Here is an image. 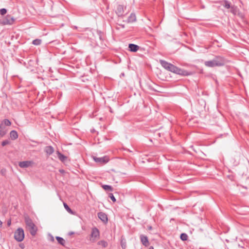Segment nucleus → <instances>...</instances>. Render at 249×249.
Here are the masks:
<instances>
[{"mask_svg": "<svg viewBox=\"0 0 249 249\" xmlns=\"http://www.w3.org/2000/svg\"><path fill=\"white\" fill-rule=\"evenodd\" d=\"M31 164V161H23L19 162V166L21 168H26L29 167Z\"/></svg>", "mask_w": 249, "mask_h": 249, "instance_id": "nucleus-14", "label": "nucleus"}, {"mask_svg": "<svg viewBox=\"0 0 249 249\" xmlns=\"http://www.w3.org/2000/svg\"><path fill=\"white\" fill-rule=\"evenodd\" d=\"M50 240L52 242H54V239L53 236H52V235H50Z\"/></svg>", "mask_w": 249, "mask_h": 249, "instance_id": "nucleus-31", "label": "nucleus"}, {"mask_svg": "<svg viewBox=\"0 0 249 249\" xmlns=\"http://www.w3.org/2000/svg\"><path fill=\"white\" fill-rule=\"evenodd\" d=\"M226 63V59L223 56L220 55L215 56L211 60L206 61L204 64L208 67H221L224 66Z\"/></svg>", "mask_w": 249, "mask_h": 249, "instance_id": "nucleus-2", "label": "nucleus"}, {"mask_svg": "<svg viewBox=\"0 0 249 249\" xmlns=\"http://www.w3.org/2000/svg\"><path fill=\"white\" fill-rule=\"evenodd\" d=\"M6 133V131L5 130V127L2 124H0V137L4 136Z\"/></svg>", "mask_w": 249, "mask_h": 249, "instance_id": "nucleus-17", "label": "nucleus"}, {"mask_svg": "<svg viewBox=\"0 0 249 249\" xmlns=\"http://www.w3.org/2000/svg\"><path fill=\"white\" fill-rule=\"evenodd\" d=\"M103 188L105 190H110L111 191H112V188L111 186L108 185H104L103 186Z\"/></svg>", "mask_w": 249, "mask_h": 249, "instance_id": "nucleus-24", "label": "nucleus"}, {"mask_svg": "<svg viewBox=\"0 0 249 249\" xmlns=\"http://www.w3.org/2000/svg\"><path fill=\"white\" fill-rule=\"evenodd\" d=\"M180 237L182 241H186L188 239V235L186 233H182L180 234Z\"/></svg>", "mask_w": 249, "mask_h": 249, "instance_id": "nucleus-22", "label": "nucleus"}, {"mask_svg": "<svg viewBox=\"0 0 249 249\" xmlns=\"http://www.w3.org/2000/svg\"><path fill=\"white\" fill-rule=\"evenodd\" d=\"M120 25L123 28L124 27V25L120 24Z\"/></svg>", "mask_w": 249, "mask_h": 249, "instance_id": "nucleus-37", "label": "nucleus"}, {"mask_svg": "<svg viewBox=\"0 0 249 249\" xmlns=\"http://www.w3.org/2000/svg\"><path fill=\"white\" fill-rule=\"evenodd\" d=\"M41 43V40L40 39H36L32 42L33 44L35 45H39Z\"/></svg>", "mask_w": 249, "mask_h": 249, "instance_id": "nucleus-23", "label": "nucleus"}, {"mask_svg": "<svg viewBox=\"0 0 249 249\" xmlns=\"http://www.w3.org/2000/svg\"><path fill=\"white\" fill-rule=\"evenodd\" d=\"M221 5L226 9H230L231 7V2L227 0H222L220 2Z\"/></svg>", "mask_w": 249, "mask_h": 249, "instance_id": "nucleus-13", "label": "nucleus"}, {"mask_svg": "<svg viewBox=\"0 0 249 249\" xmlns=\"http://www.w3.org/2000/svg\"><path fill=\"white\" fill-rule=\"evenodd\" d=\"M98 216L99 218L104 223H107L108 222V218L107 215L103 212H99L98 213Z\"/></svg>", "mask_w": 249, "mask_h": 249, "instance_id": "nucleus-9", "label": "nucleus"}, {"mask_svg": "<svg viewBox=\"0 0 249 249\" xmlns=\"http://www.w3.org/2000/svg\"><path fill=\"white\" fill-rule=\"evenodd\" d=\"M108 196L110 198V199L112 200L113 202H115L116 201V199L114 196H113V194L110 193L108 195Z\"/></svg>", "mask_w": 249, "mask_h": 249, "instance_id": "nucleus-28", "label": "nucleus"}, {"mask_svg": "<svg viewBox=\"0 0 249 249\" xmlns=\"http://www.w3.org/2000/svg\"><path fill=\"white\" fill-rule=\"evenodd\" d=\"M56 239L57 240L58 243L59 244H60L61 245H62L64 247L65 246V241L63 238L59 237V236H56Z\"/></svg>", "mask_w": 249, "mask_h": 249, "instance_id": "nucleus-18", "label": "nucleus"}, {"mask_svg": "<svg viewBox=\"0 0 249 249\" xmlns=\"http://www.w3.org/2000/svg\"><path fill=\"white\" fill-rule=\"evenodd\" d=\"M10 136L12 140H15L18 138V134L16 130H12L10 133Z\"/></svg>", "mask_w": 249, "mask_h": 249, "instance_id": "nucleus-16", "label": "nucleus"}, {"mask_svg": "<svg viewBox=\"0 0 249 249\" xmlns=\"http://www.w3.org/2000/svg\"><path fill=\"white\" fill-rule=\"evenodd\" d=\"M4 124L6 126H9L11 125V122L8 119H4L3 121Z\"/></svg>", "mask_w": 249, "mask_h": 249, "instance_id": "nucleus-26", "label": "nucleus"}, {"mask_svg": "<svg viewBox=\"0 0 249 249\" xmlns=\"http://www.w3.org/2000/svg\"><path fill=\"white\" fill-rule=\"evenodd\" d=\"M124 245H123L122 244V247L123 249H124L125 247H124Z\"/></svg>", "mask_w": 249, "mask_h": 249, "instance_id": "nucleus-36", "label": "nucleus"}, {"mask_svg": "<svg viewBox=\"0 0 249 249\" xmlns=\"http://www.w3.org/2000/svg\"><path fill=\"white\" fill-rule=\"evenodd\" d=\"M6 170L4 168L3 169H2L0 171V173L3 176H5V173H6Z\"/></svg>", "mask_w": 249, "mask_h": 249, "instance_id": "nucleus-30", "label": "nucleus"}, {"mask_svg": "<svg viewBox=\"0 0 249 249\" xmlns=\"http://www.w3.org/2000/svg\"><path fill=\"white\" fill-rule=\"evenodd\" d=\"M7 224L8 226H10L11 225V220L8 221Z\"/></svg>", "mask_w": 249, "mask_h": 249, "instance_id": "nucleus-32", "label": "nucleus"}, {"mask_svg": "<svg viewBox=\"0 0 249 249\" xmlns=\"http://www.w3.org/2000/svg\"><path fill=\"white\" fill-rule=\"evenodd\" d=\"M14 238L18 242L22 241L24 238V233L23 230L21 228H18L14 233Z\"/></svg>", "mask_w": 249, "mask_h": 249, "instance_id": "nucleus-4", "label": "nucleus"}, {"mask_svg": "<svg viewBox=\"0 0 249 249\" xmlns=\"http://www.w3.org/2000/svg\"><path fill=\"white\" fill-rule=\"evenodd\" d=\"M25 222L27 227L28 228L31 234L34 236L36 234L37 228L33 223L32 220L28 216H25Z\"/></svg>", "mask_w": 249, "mask_h": 249, "instance_id": "nucleus-3", "label": "nucleus"}, {"mask_svg": "<svg viewBox=\"0 0 249 249\" xmlns=\"http://www.w3.org/2000/svg\"><path fill=\"white\" fill-rule=\"evenodd\" d=\"M10 143V141L9 140H5L2 142L1 145L2 146H4Z\"/></svg>", "mask_w": 249, "mask_h": 249, "instance_id": "nucleus-25", "label": "nucleus"}, {"mask_svg": "<svg viewBox=\"0 0 249 249\" xmlns=\"http://www.w3.org/2000/svg\"><path fill=\"white\" fill-rule=\"evenodd\" d=\"M93 159L96 163L103 165L107 163L109 160V157L108 156H105L103 157H96L95 156L93 157Z\"/></svg>", "mask_w": 249, "mask_h": 249, "instance_id": "nucleus-5", "label": "nucleus"}, {"mask_svg": "<svg viewBox=\"0 0 249 249\" xmlns=\"http://www.w3.org/2000/svg\"><path fill=\"white\" fill-rule=\"evenodd\" d=\"M231 12L233 15H236L237 12V7L235 5H231Z\"/></svg>", "mask_w": 249, "mask_h": 249, "instance_id": "nucleus-19", "label": "nucleus"}, {"mask_svg": "<svg viewBox=\"0 0 249 249\" xmlns=\"http://www.w3.org/2000/svg\"><path fill=\"white\" fill-rule=\"evenodd\" d=\"M73 233H74V232H70L69 233V234L71 235L73 234Z\"/></svg>", "mask_w": 249, "mask_h": 249, "instance_id": "nucleus-33", "label": "nucleus"}, {"mask_svg": "<svg viewBox=\"0 0 249 249\" xmlns=\"http://www.w3.org/2000/svg\"><path fill=\"white\" fill-rule=\"evenodd\" d=\"M160 63L162 67L165 70L175 73L182 76H188L191 74V72L179 68L172 64L168 63L165 60H160Z\"/></svg>", "mask_w": 249, "mask_h": 249, "instance_id": "nucleus-1", "label": "nucleus"}, {"mask_svg": "<svg viewBox=\"0 0 249 249\" xmlns=\"http://www.w3.org/2000/svg\"><path fill=\"white\" fill-rule=\"evenodd\" d=\"M44 151L49 155H52L54 152V149L52 146H47L45 147Z\"/></svg>", "mask_w": 249, "mask_h": 249, "instance_id": "nucleus-12", "label": "nucleus"}, {"mask_svg": "<svg viewBox=\"0 0 249 249\" xmlns=\"http://www.w3.org/2000/svg\"><path fill=\"white\" fill-rule=\"evenodd\" d=\"M149 249H154V247L152 246H151L149 247Z\"/></svg>", "mask_w": 249, "mask_h": 249, "instance_id": "nucleus-34", "label": "nucleus"}, {"mask_svg": "<svg viewBox=\"0 0 249 249\" xmlns=\"http://www.w3.org/2000/svg\"><path fill=\"white\" fill-rule=\"evenodd\" d=\"M98 245H101L103 248H106L108 245V243L105 240H101L98 242Z\"/></svg>", "mask_w": 249, "mask_h": 249, "instance_id": "nucleus-21", "label": "nucleus"}, {"mask_svg": "<svg viewBox=\"0 0 249 249\" xmlns=\"http://www.w3.org/2000/svg\"><path fill=\"white\" fill-rule=\"evenodd\" d=\"M124 245H123L122 244V247L123 249H124L125 247H124Z\"/></svg>", "mask_w": 249, "mask_h": 249, "instance_id": "nucleus-35", "label": "nucleus"}, {"mask_svg": "<svg viewBox=\"0 0 249 249\" xmlns=\"http://www.w3.org/2000/svg\"><path fill=\"white\" fill-rule=\"evenodd\" d=\"M136 20V17L134 13H131L127 18V22H133Z\"/></svg>", "mask_w": 249, "mask_h": 249, "instance_id": "nucleus-15", "label": "nucleus"}, {"mask_svg": "<svg viewBox=\"0 0 249 249\" xmlns=\"http://www.w3.org/2000/svg\"><path fill=\"white\" fill-rule=\"evenodd\" d=\"M58 157L59 159L62 161H64L67 159L66 156L59 152L58 153Z\"/></svg>", "mask_w": 249, "mask_h": 249, "instance_id": "nucleus-20", "label": "nucleus"}, {"mask_svg": "<svg viewBox=\"0 0 249 249\" xmlns=\"http://www.w3.org/2000/svg\"><path fill=\"white\" fill-rule=\"evenodd\" d=\"M140 238L141 240V242H142V244L145 247H147L149 246V243L148 241V237L142 234L140 236Z\"/></svg>", "mask_w": 249, "mask_h": 249, "instance_id": "nucleus-8", "label": "nucleus"}, {"mask_svg": "<svg viewBox=\"0 0 249 249\" xmlns=\"http://www.w3.org/2000/svg\"><path fill=\"white\" fill-rule=\"evenodd\" d=\"M124 9L125 8L122 5H118L116 9V13L118 15V17H123L124 14Z\"/></svg>", "mask_w": 249, "mask_h": 249, "instance_id": "nucleus-7", "label": "nucleus"}, {"mask_svg": "<svg viewBox=\"0 0 249 249\" xmlns=\"http://www.w3.org/2000/svg\"><path fill=\"white\" fill-rule=\"evenodd\" d=\"M15 19L13 16L10 15H7L5 19L2 21L4 25H11L14 23Z\"/></svg>", "mask_w": 249, "mask_h": 249, "instance_id": "nucleus-6", "label": "nucleus"}, {"mask_svg": "<svg viewBox=\"0 0 249 249\" xmlns=\"http://www.w3.org/2000/svg\"><path fill=\"white\" fill-rule=\"evenodd\" d=\"M140 47L134 44H129L128 45V48L130 52H136L139 49Z\"/></svg>", "mask_w": 249, "mask_h": 249, "instance_id": "nucleus-10", "label": "nucleus"}, {"mask_svg": "<svg viewBox=\"0 0 249 249\" xmlns=\"http://www.w3.org/2000/svg\"><path fill=\"white\" fill-rule=\"evenodd\" d=\"M7 13V10L5 8H2L0 9V14L4 15Z\"/></svg>", "mask_w": 249, "mask_h": 249, "instance_id": "nucleus-27", "label": "nucleus"}, {"mask_svg": "<svg viewBox=\"0 0 249 249\" xmlns=\"http://www.w3.org/2000/svg\"><path fill=\"white\" fill-rule=\"evenodd\" d=\"M64 206L68 212H71V210L66 203H64Z\"/></svg>", "mask_w": 249, "mask_h": 249, "instance_id": "nucleus-29", "label": "nucleus"}, {"mask_svg": "<svg viewBox=\"0 0 249 249\" xmlns=\"http://www.w3.org/2000/svg\"><path fill=\"white\" fill-rule=\"evenodd\" d=\"M100 235L99 230L96 228H94L92 229L91 236V237L97 238Z\"/></svg>", "mask_w": 249, "mask_h": 249, "instance_id": "nucleus-11", "label": "nucleus"}]
</instances>
